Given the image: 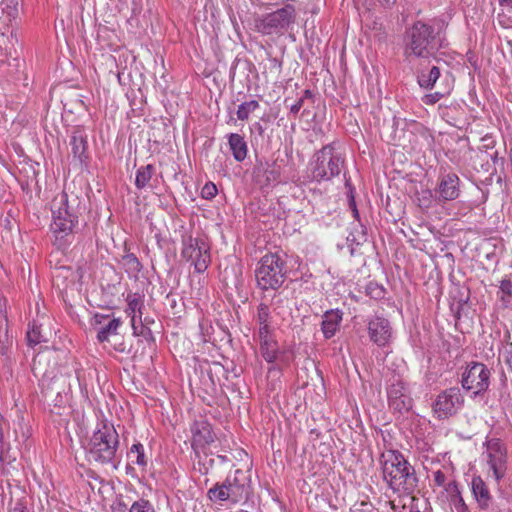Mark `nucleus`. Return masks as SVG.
Instances as JSON below:
<instances>
[{
	"label": "nucleus",
	"mask_w": 512,
	"mask_h": 512,
	"mask_svg": "<svg viewBox=\"0 0 512 512\" xmlns=\"http://www.w3.org/2000/svg\"><path fill=\"white\" fill-rule=\"evenodd\" d=\"M383 479L388 487L400 495H412L418 487V477L415 468L404 455L397 450H390L383 454Z\"/></svg>",
	"instance_id": "1"
},
{
	"label": "nucleus",
	"mask_w": 512,
	"mask_h": 512,
	"mask_svg": "<svg viewBox=\"0 0 512 512\" xmlns=\"http://www.w3.org/2000/svg\"><path fill=\"white\" fill-rule=\"evenodd\" d=\"M404 55L407 58H429L444 47L441 27L423 21H416L404 35Z\"/></svg>",
	"instance_id": "2"
},
{
	"label": "nucleus",
	"mask_w": 512,
	"mask_h": 512,
	"mask_svg": "<svg viewBox=\"0 0 512 512\" xmlns=\"http://www.w3.org/2000/svg\"><path fill=\"white\" fill-rule=\"evenodd\" d=\"M78 199H70L66 192L57 194L51 205L52 223L51 231L55 236V243L59 248L65 247L69 237L78 224V212L75 208Z\"/></svg>",
	"instance_id": "3"
},
{
	"label": "nucleus",
	"mask_w": 512,
	"mask_h": 512,
	"mask_svg": "<svg viewBox=\"0 0 512 512\" xmlns=\"http://www.w3.org/2000/svg\"><path fill=\"white\" fill-rule=\"evenodd\" d=\"M344 167L345 157L336 149L334 143L316 151L309 164L311 178L318 183L339 176Z\"/></svg>",
	"instance_id": "4"
},
{
	"label": "nucleus",
	"mask_w": 512,
	"mask_h": 512,
	"mask_svg": "<svg viewBox=\"0 0 512 512\" xmlns=\"http://www.w3.org/2000/svg\"><path fill=\"white\" fill-rule=\"evenodd\" d=\"M119 446V436L113 425L102 424L90 440V458L101 464L113 463Z\"/></svg>",
	"instance_id": "5"
},
{
	"label": "nucleus",
	"mask_w": 512,
	"mask_h": 512,
	"mask_svg": "<svg viewBox=\"0 0 512 512\" xmlns=\"http://www.w3.org/2000/svg\"><path fill=\"white\" fill-rule=\"evenodd\" d=\"M287 272L286 262L280 255L266 254L255 270L257 284L263 290H276L284 283Z\"/></svg>",
	"instance_id": "6"
},
{
	"label": "nucleus",
	"mask_w": 512,
	"mask_h": 512,
	"mask_svg": "<svg viewBox=\"0 0 512 512\" xmlns=\"http://www.w3.org/2000/svg\"><path fill=\"white\" fill-rule=\"evenodd\" d=\"M491 370L482 362L471 361L461 373L460 384L471 398L482 397L490 387Z\"/></svg>",
	"instance_id": "7"
},
{
	"label": "nucleus",
	"mask_w": 512,
	"mask_h": 512,
	"mask_svg": "<svg viewBox=\"0 0 512 512\" xmlns=\"http://www.w3.org/2000/svg\"><path fill=\"white\" fill-rule=\"evenodd\" d=\"M182 257L191 262L196 272H204L210 262L209 248L204 240L188 237L183 241Z\"/></svg>",
	"instance_id": "8"
},
{
	"label": "nucleus",
	"mask_w": 512,
	"mask_h": 512,
	"mask_svg": "<svg viewBox=\"0 0 512 512\" xmlns=\"http://www.w3.org/2000/svg\"><path fill=\"white\" fill-rule=\"evenodd\" d=\"M464 397L458 387L443 390L433 404V411L439 419L455 415L463 406Z\"/></svg>",
	"instance_id": "9"
},
{
	"label": "nucleus",
	"mask_w": 512,
	"mask_h": 512,
	"mask_svg": "<svg viewBox=\"0 0 512 512\" xmlns=\"http://www.w3.org/2000/svg\"><path fill=\"white\" fill-rule=\"evenodd\" d=\"M487 464L494 478L501 480L507 470V448L499 438H491L485 442Z\"/></svg>",
	"instance_id": "10"
},
{
	"label": "nucleus",
	"mask_w": 512,
	"mask_h": 512,
	"mask_svg": "<svg viewBox=\"0 0 512 512\" xmlns=\"http://www.w3.org/2000/svg\"><path fill=\"white\" fill-rule=\"evenodd\" d=\"M388 404L395 413L404 414L413 405L410 391L401 379H395L387 389Z\"/></svg>",
	"instance_id": "11"
},
{
	"label": "nucleus",
	"mask_w": 512,
	"mask_h": 512,
	"mask_svg": "<svg viewBox=\"0 0 512 512\" xmlns=\"http://www.w3.org/2000/svg\"><path fill=\"white\" fill-rule=\"evenodd\" d=\"M294 18V8L285 6L268 15L262 20L263 32L270 34L273 30L286 28Z\"/></svg>",
	"instance_id": "12"
},
{
	"label": "nucleus",
	"mask_w": 512,
	"mask_h": 512,
	"mask_svg": "<svg viewBox=\"0 0 512 512\" xmlns=\"http://www.w3.org/2000/svg\"><path fill=\"white\" fill-rule=\"evenodd\" d=\"M368 334L370 340L377 346H385L391 337V326L388 319L374 316L368 321Z\"/></svg>",
	"instance_id": "13"
},
{
	"label": "nucleus",
	"mask_w": 512,
	"mask_h": 512,
	"mask_svg": "<svg viewBox=\"0 0 512 512\" xmlns=\"http://www.w3.org/2000/svg\"><path fill=\"white\" fill-rule=\"evenodd\" d=\"M235 474L233 483L229 482L226 485V502L229 501L233 504L245 500L249 492L246 473L241 469H236Z\"/></svg>",
	"instance_id": "14"
},
{
	"label": "nucleus",
	"mask_w": 512,
	"mask_h": 512,
	"mask_svg": "<svg viewBox=\"0 0 512 512\" xmlns=\"http://www.w3.org/2000/svg\"><path fill=\"white\" fill-rule=\"evenodd\" d=\"M471 489L479 509L488 510L492 504L493 497L483 479L479 476L473 477Z\"/></svg>",
	"instance_id": "15"
},
{
	"label": "nucleus",
	"mask_w": 512,
	"mask_h": 512,
	"mask_svg": "<svg viewBox=\"0 0 512 512\" xmlns=\"http://www.w3.org/2000/svg\"><path fill=\"white\" fill-rule=\"evenodd\" d=\"M438 193L445 201H451L459 196V177L455 173L444 175L438 185Z\"/></svg>",
	"instance_id": "16"
},
{
	"label": "nucleus",
	"mask_w": 512,
	"mask_h": 512,
	"mask_svg": "<svg viewBox=\"0 0 512 512\" xmlns=\"http://www.w3.org/2000/svg\"><path fill=\"white\" fill-rule=\"evenodd\" d=\"M70 146L73 161L79 165L84 164L88 158L87 137L80 132H74L70 140Z\"/></svg>",
	"instance_id": "17"
},
{
	"label": "nucleus",
	"mask_w": 512,
	"mask_h": 512,
	"mask_svg": "<svg viewBox=\"0 0 512 512\" xmlns=\"http://www.w3.org/2000/svg\"><path fill=\"white\" fill-rule=\"evenodd\" d=\"M441 78L442 75L438 66L421 68L417 71V83L425 90H432L435 87L437 80Z\"/></svg>",
	"instance_id": "18"
},
{
	"label": "nucleus",
	"mask_w": 512,
	"mask_h": 512,
	"mask_svg": "<svg viewBox=\"0 0 512 512\" xmlns=\"http://www.w3.org/2000/svg\"><path fill=\"white\" fill-rule=\"evenodd\" d=\"M126 313L131 318V326L134 333H137V321L141 322L143 300L137 294L127 296Z\"/></svg>",
	"instance_id": "19"
},
{
	"label": "nucleus",
	"mask_w": 512,
	"mask_h": 512,
	"mask_svg": "<svg viewBox=\"0 0 512 512\" xmlns=\"http://www.w3.org/2000/svg\"><path fill=\"white\" fill-rule=\"evenodd\" d=\"M341 320L342 314L339 311L330 310L324 314L321 328L326 339H329L335 335Z\"/></svg>",
	"instance_id": "20"
},
{
	"label": "nucleus",
	"mask_w": 512,
	"mask_h": 512,
	"mask_svg": "<svg viewBox=\"0 0 512 512\" xmlns=\"http://www.w3.org/2000/svg\"><path fill=\"white\" fill-rule=\"evenodd\" d=\"M258 336L263 358L269 363L274 362L277 359L279 353L278 343L274 340L271 333L266 334V337H264V335Z\"/></svg>",
	"instance_id": "21"
},
{
	"label": "nucleus",
	"mask_w": 512,
	"mask_h": 512,
	"mask_svg": "<svg viewBox=\"0 0 512 512\" xmlns=\"http://www.w3.org/2000/svg\"><path fill=\"white\" fill-rule=\"evenodd\" d=\"M228 144L237 162H242L247 157L248 147L243 136L232 133L228 137Z\"/></svg>",
	"instance_id": "22"
},
{
	"label": "nucleus",
	"mask_w": 512,
	"mask_h": 512,
	"mask_svg": "<svg viewBox=\"0 0 512 512\" xmlns=\"http://www.w3.org/2000/svg\"><path fill=\"white\" fill-rule=\"evenodd\" d=\"M8 332L7 315L0 310V354L3 356H7L12 347V337Z\"/></svg>",
	"instance_id": "23"
},
{
	"label": "nucleus",
	"mask_w": 512,
	"mask_h": 512,
	"mask_svg": "<svg viewBox=\"0 0 512 512\" xmlns=\"http://www.w3.org/2000/svg\"><path fill=\"white\" fill-rule=\"evenodd\" d=\"M257 323L259 326L258 335H264L266 337V334H270V323H271V316H270V309L265 304H260L257 311Z\"/></svg>",
	"instance_id": "24"
},
{
	"label": "nucleus",
	"mask_w": 512,
	"mask_h": 512,
	"mask_svg": "<svg viewBox=\"0 0 512 512\" xmlns=\"http://www.w3.org/2000/svg\"><path fill=\"white\" fill-rule=\"evenodd\" d=\"M154 174L155 167L152 164L141 166L136 171L135 186L140 190L147 188Z\"/></svg>",
	"instance_id": "25"
},
{
	"label": "nucleus",
	"mask_w": 512,
	"mask_h": 512,
	"mask_svg": "<svg viewBox=\"0 0 512 512\" xmlns=\"http://www.w3.org/2000/svg\"><path fill=\"white\" fill-rule=\"evenodd\" d=\"M193 442L198 444H207L213 441L209 425L205 422L196 423L192 427Z\"/></svg>",
	"instance_id": "26"
},
{
	"label": "nucleus",
	"mask_w": 512,
	"mask_h": 512,
	"mask_svg": "<svg viewBox=\"0 0 512 512\" xmlns=\"http://www.w3.org/2000/svg\"><path fill=\"white\" fill-rule=\"evenodd\" d=\"M120 325L121 320L119 318H113L107 324L103 325L97 333L98 341L101 343L108 341L110 335L117 334V330Z\"/></svg>",
	"instance_id": "27"
},
{
	"label": "nucleus",
	"mask_w": 512,
	"mask_h": 512,
	"mask_svg": "<svg viewBox=\"0 0 512 512\" xmlns=\"http://www.w3.org/2000/svg\"><path fill=\"white\" fill-rule=\"evenodd\" d=\"M128 458L139 466H146L147 460L144 454V447L141 443L133 444L128 452Z\"/></svg>",
	"instance_id": "28"
},
{
	"label": "nucleus",
	"mask_w": 512,
	"mask_h": 512,
	"mask_svg": "<svg viewBox=\"0 0 512 512\" xmlns=\"http://www.w3.org/2000/svg\"><path fill=\"white\" fill-rule=\"evenodd\" d=\"M1 10L8 21L15 20L18 16V0H2Z\"/></svg>",
	"instance_id": "29"
},
{
	"label": "nucleus",
	"mask_w": 512,
	"mask_h": 512,
	"mask_svg": "<svg viewBox=\"0 0 512 512\" xmlns=\"http://www.w3.org/2000/svg\"><path fill=\"white\" fill-rule=\"evenodd\" d=\"M257 108H259V103L256 100H250V101L241 103L238 106V109L236 112L238 119H240V120L248 119L249 115L252 112H254Z\"/></svg>",
	"instance_id": "30"
},
{
	"label": "nucleus",
	"mask_w": 512,
	"mask_h": 512,
	"mask_svg": "<svg viewBox=\"0 0 512 512\" xmlns=\"http://www.w3.org/2000/svg\"><path fill=\"white\" fill-rule=\"evenodd\" d=\"M27 342L30 347L46 342L45 337L41 334L40 327L35 323H33L27 331Z\"/></svg>",
	"instance_id": "31"
},
{
	"label": "nucleus",
	"mask_w": 512,
	"mask_h": 512,
	"mask_svg": "<svg viewBox=\"0 0 512 512\" xmlns=\"http://www.w3.org/2000/svg\"><path fill=\"white\" fill-rule=\"evenodd\" d=\"M500 293L501 296L499 297V299L502 305L506 308L509 307L512 298V282L510 280L504 279L501 281Z\"/></svg>",
	"instance_id": "32"
},
{
	"label": "nucleus",
	"mask_w": 512,
	"mask_h": 512,
	"mask_svg": "<svg viewBox=\"0 0 512 512\" xmlns=\"http://www.w3.org/2000/svg\"><path fill=\"white\" fill-rule=\"evenodd\" d=\"M452 87L451 85H449L448 83L446 84V86L444 87L443 90L441 91H436L434 93H430V94H426L423 98H422V101L424 104L426 105H434L436 104L441 98H443L444 96L448 95L451 91Z\"/></svg>",
	"instance_id": "33"
},
{
	"label": "nucleus",
	"mask_w": 512,
	"mask_h": 512,
	"mask_svg": "<svg viewBox=\"0 0 512 512\" xmlns=\"http://www.w3.org/2000/svg\"><path fill=\"white\" fill-rule=\"evenodd\" d=\"M129 512H155V510L148 500L141 498L131 505Z\"/></svg>",
	"instance_id": "34"
},
{
	"label": "nucleus",
	"mask_w": 512,
	"mask_h": 512,
	"mask_svg": "<svg viewBox=\"0 0 512 512\" xmlns=\"http://www.w3.org/2000/svg\"><path fill=\"white\" fill-rule=\"evenodd\" d=\"M209 498L216 503L219 501V505H222V501L224 500V484L216 485V487L212 488L208 492Z\"/></svg>",
	"instance_id": "35"
},
{
	"label": "nucleus",
	"mask_w": 512,
	"mask_h": 512,
	"mask_svg": "<svg viewBox=\"0 0 512 512\" xmlns=\"http://www.w3.org/2000/svg\"><path fill=\"white\" fill-rule=\"evenodd\" d=\"M450 501L457 512H466L468 510V507L461 494H453V497L450 499Z\"/></svg>",
	"instance_id": "36"
},
{
	"label": "nucleus",
	"mask_w": 512,
	"mask_h": 512,
	"mask_svg": "<svg viewBox=\"0 0 512 512\" xmlns=\"http://www.w3.org/2000/svg\"><path fill=\"white\" fill-rule=\"evenodd\" d=\"M218 190L214 183L209 182L204 185L201 191V195L205 199H212L216 194Z\"/></svg>",
	"instance_id": "37"
},
{
	"label": "nucleus",
	"mask_w": 512,
	"mask_h": 512,
	"mask_svg": "<svg viewBox=\"0 0 512 512\" xmlns=\"http://www.w3.org/2000/svg\"><path fill=\"white\" fill-rule=\"evenodd\" d=\"M346 186L349 187V207L352 210L353 217L356 220H358L359 219V211L356 206L355 198L353 195V189H352L348 179H346Z\"/></svg>",
	"instance_id": "38"
},
{
	"label": "nucleus",
	"mask_w": 512,
	"mask_h": 512,
	"mask_svg": "<svg viewBox=\"0 0 512 512\" xmlns=\"http://www.w3.org/2000/svg\"><path fill=\"white\" fill-rule=\"evenodd\" d=\"M433 483L435 486L444 487L446 484V475L443 471L437 470L433 472Z\"/></svg>",
	"instance_id": "39"
},
{
	"label": "nucleus",
	"mask_w": 512,
	"mask_h": 512,
	"mask_svg": "<svg viewBox=\"0 0 512 512\" xmlns=\"http://www.w3.org/2000/svg\"><path fill=\"white\" fill-rule=\"evenodd\" d=\"M125 263L133 271H139V269H140V263H139L138 259L132 254L125 257Z\"/></svg>",
	"instance_id": "40"
},
{
	"label": "nucleus",
	"mask_w": 512,
	"mask_h": 512,
	"mask_svg": "<svg viewBox=\"0 0 512 512\" xmlns=\"http://www.w3.org/2000/svg\"><path fill=\"white\" fill-rule=\"evenodd\" d=\"M444 489L449 494L450 499L453 497V494H461L458 488V484L455 481H450L446 483Z\"/></svg>",
	"instance_id": "41"
},
{
	"label": "nucleus",
	"mask_w": 512,
	"mask_h": 512,
	"mask_svg": "<svg viewBox=\"0 0 512 512\" xmlns=\"http://www.w3.org/2000/svg\"><path fill=\"white\" fill-rule=\"evenodd\" d=\"M368 293L373 297V298H382L384 296V290L381 288V287H378L377 285H369L368 286Z\"/></svg>",
	"instance_id": "42"
},
{
	"label": "nucleus",
	"mask_w": 512,
	"mask_h": 512,
	"mask_svg": "<svg viewBox=\"0 0 512 512\" xmlns=\"http://www.w3.org/2000/svg\"><path fill=\"white\" fill-rule=\"evenodd\" d=\"M505 363L512 371V343L508 345L505 352Z\"/></svg>",
	"instance_id": "43"
},
{
	"label": "nucleus",
	"mask_w": 512,
	"mask_h": 512,
	"mask_svg": "<svg viewBox=\"0 0 512 512\" xmlns=\"http://www.w3.org/2000/svg\"><path fill=\"white\" fill-rule=\"evenodd\" d=\"M304 98L300 97L294 104L290 106V112L293 114H297L300 109L303 107Z\"/></svg>",
	"instance_id": "44"
},
{
	"label": "nucleus",
	"mask_w": 512,
	"mask_h": 512,
	"mask_svg": "<svg viewBox=\"0 0 512 512\" xmlns=\"http://www.w3.org/2000/svg\"><path fill=\"white\" fill-rule=\"evenodd\" d=\"M251 131L257 132L259 136H263L265 129L260 122H254L251 126Z\"/></svg>",
	"instance_id": "45"
},
{
	"label": "nucleus",
	"mask_w": 512,
	"mask_h": 512,
	"mask_svg": "<svg viewBox=\"0 0 512 512\" xmlns=\"http://www.w3.org/2000/svg\"><path fill=\"white\" fill-rule=\"evenodd\" d=\"M140 325L138 326L137 325V333H134V335H142V336H146V332L147 333H150V330L148 328H146L143 324H142V321L139 322Z\"/></svg>",
	"instance_id": "46"
},
{
	"label": "nucleus",
	"mask_w": 512,
	"mask_h": 512,
	"mask_svg": "<svg viewBox=\"0 0 512 512\" xmlns=\"http://www.w3.org/2000/svg\"><path fill=\"white\" fill-rule=\"evenodd\" d=\"M499 5L508 11L512 10V0H499Z\"/></svg>",
	"instance_id": "47"
},
{
	"label": "nucleus",
	"mask_w": 512,
	"mask_h": 512,
	"mask_svg": "<svg viewBox=\"0 0 512 512\" xmlns=\"http://www.w3.org/2000/svg\"><path fill=\"white\" fill-rule=\"evenodd\" d=\"M383 7H392L397 0H378Z\"/></svg>",
	"instance_id": "48"
},
{
	"label": "nucleus",
	"mask_w": 512,
	"mask_h": 512,
	"mask_svg": "<svg viewBox=\"0 0 512 512\" xmlns=\"http://www.w3.org/2000/svg\"><path fill=\"white\" fill-rule=\"evenodd\" d=\"M236 453H237V456L240 457L241 459L243 457L248 458V454L243 449H237Z\"/></svg>",
	"instance_id": "49"
},
{
	"label": "nucleus",
	"mask_w": 512,
	"mask_h": 512,
	"mask_svg": "<svg viewBox=\"0 0 512 512\" xmlns=\"http://www.w3.org/2000/svg\"><path fill=\"white\" fill-rule=\"evenodd\" d=\"M107 318H108V316H105V315H99V314L95 315V320L99 324L102 323V320L107 319Z\"/></svg>",
	"instance_id": "50"
},
{
	"label": "nucleus",
	"mask_w": 512,
	"mask_h": 512,
	"mask_svg": "<svg viewBox=\"0 0 512 512\" xmlns=\"http://www.w3.org/2000/svg\"><path fill=\"white\" fill-rule=\"evenodd\" d=\"M302 97L304 98V100L306 98H310V97H312V92L307 89V90L304 91V95Z\"/></svg>",
	"instance_id": "51"
},
{
	"label": "nucleus",
	"mask_w": 512,
	"mask_h": 512,
	"mask_svg": "<svg viewBox=\"0 0 512 512\" xmlns=\"http://www.w3.org/2000/svg\"><path fill=\"white\" fill-rule=\"evenodd\" d=\"M491 158H492V160H493V162H494V163H497L499 160L503 161V159H502V158H501V159H499V158H498V154H497V152H495V153L491 156Z\"/></svg>",
	"instance_id": "52"
},
{
	"label": "nucleus",
	"mask_w": 512,
	"mask_h": 512,
	"mask_svg": "<svg viewBox=\"0 0 512 512\" xmlns=\"http://www.w3.org/2000/svg\"><path fill=\"white\" fill-rule=\"evenodd\" d=\"M36 363H37V360H36V359H34V361H33V370H34L35 372H36V371H37V369H38V368H37V366H36Z\"/></svg>",
	"instance_id": "53"
},
{
	"label": "nucleus",
	"mask_w": 512,
	"mask_h": 512,
	"mask_svg": "<svg viewBox=\"0 0 512 512\" xmlns=\"http://www.w3.org/2000/svg\"><path fill=\"white\" fill-rule=\"evenodd\" d=\"M11 512H24L21 508H14Z\"/></svg>",
	"instance_id": "54"
},
{
	"label": "nucleus",
	"mask_w": 512,
	"mask_h": 512,
	"mask_svg": "<svg viewBox=\"0 0 512 512\" xmlns=\"http://www.w3.org/2000/svg\"><path fill=\"white\" fill-rule=\"evenodd\" d=\"M410 512H420L419 510H415L413 507L410 509Z\"/></svg>",
	"instance_id": "55"
},
{
	"label": "nucleus",
	"mask_w": 512,
	"mask_h": 512,
	"mask_svg": "<svg viewBox=\"0 0 512 512\" xmlns=\"http://www.w3.org/2000/svg\"><path fill=\"white\" fill-rule=\"evenodd\" d=\"M444 81H448V74L443 78Z\"/></svg>",
	"instance_id": "56"
}]
</instances>
